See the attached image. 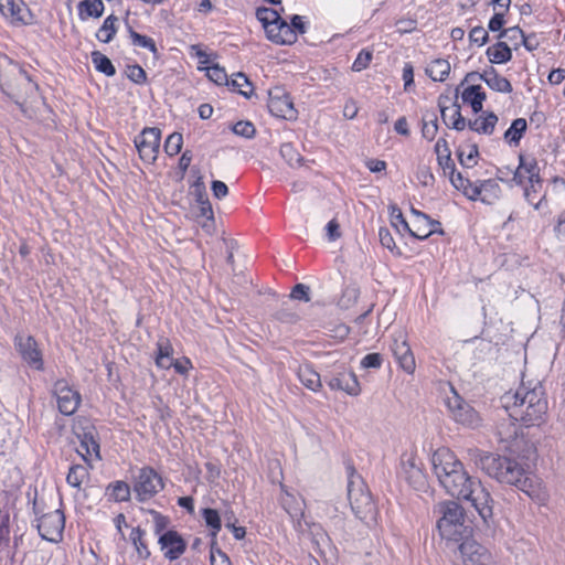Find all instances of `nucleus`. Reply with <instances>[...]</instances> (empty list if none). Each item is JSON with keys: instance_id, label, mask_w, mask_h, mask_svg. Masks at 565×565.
<instances>
[{"instance_id": "f257e3e1", "label": "nucleus", "mask_w": 565, "mask_h": 565, "mask_svg": "<svg viewBox=\"0 0 565 565\" xmlns=\"http://www.w3.org/2000/svg\"><path fill=\"white\" fill-rule=\"evenodd\" d=\"M431 466L449 495L469 501L484 522L492 518L494 501L490 492L478 478L468 473L454 451L438 448L431 456Z\"/></svg>"}, {"instance_id": "f03ea898", "label": "nucleus", "mask_w": 565, "mask_h": 565, "mask_svg": "<svg viewBox=\"0 0 565 565\" xmlns=\"http://www.w3.org/2000/svg\"><path fill=\"white\" fill-rule=\"evenodd\" d=\"M501 402L509 417L525 427H539L546 422L548 403L540 383L533 387L521 385L514 392L505 393Z\"/></svg>"}, {"instance_id": "7ed1b4c3", "label": "nucleus", "mask_w": 565, "mask_h": 565, "mask_svg": "<svg viewBox=\"0 0 565 565\" xmlns=\"http://www.w3.org/2000/svg\"><path fill=\"white\" fill-rule=\"evenodd\" d=\"M468 457L477 468L499 482L519 484L522 481L523 468L514 460L478 448L468 449Z\"/></svg>"}, {"instance_id": "20e7f679", "label": "nucleus", "mask_w": 565, "mask_h": 565, "mask_svg": "<svg viewBox=\"0 0 565 565\" xmlns=\"http://www.w3.org/2000/svg\"><path fill=\"white\" fill-rule=\"evenodd\" d=\"M436 512L439 514L437 529L439 535L446 541L447 545H456L463 539L471 536L473 530L465 523L463 508L455 501H444L436 505Z\"/></svg>"}, {"instance_id": "39448f33", "label": "nucleus", "mask_w": 565, "mask_h": 565, "mask_svg": "<svg viewBox=\"0 0 565 565\" xmlns=\"http://www.w3.org/2000/svg\"><path fill=\"white\" fill-rule=\"evenodd\" d=\"M348 498L356 518L367 525L376 522L377 510L372 495L360 475L353 467H348Z\"/></svg>"}, {"instance_id": "423d86ee", "label": "nucleus", "mask_w": 565, "mask_h": 565, "mask_svg": "<svg viewBox=\"0 0 565 565\" xmlns=\"http://www.w3.org/2000/svg\"><path fill=\"white\" fill-rule=\"evenodd\" d=\"M451 418L468 428H478L481 426L482 418L479 413L455 391L446 401Z\"/></svg>"}, {"instance_id": "0eeeda50", "label": "nucleus", "mask_w": 565, "mask_h": 565, "mask_svg": "<svg viewBox=\"0 0 565 565\" xmlns=\"http://www.w3.org/2000/svg\"><path fill=\"white\" fill-rule=\"evenodd\" d=\"M162 489V478L156 470L150 467H143L139 470L134 481V492L138 501H148Z\"/></svg>"}, {"instance_id": "6e6552de", "label": "nucleus", "mask_w": 565, "mask_h": 565, "mask_svg": "<svg viewBox=\"0 0 565 565\" xmlns=\"http://www.w3.org/2000/svg\"><path fill=\"white\" fill-rule=\"evenodd\" d=\"M161 141V130L156 127L145 128L135 137V146L140 159L146 163H153L157 160Z\"/></svg>"}, {"instance_id": "1a4fd4ad", "label": "nucleus", "mask_w": 565, "mask_h": 565, "mask_svg": "<svg viewBox=\"0 0 565 565\" xmlns=\"http://www.w3.org/2000/svg\"><path fill=\"white\" fill-rule=\"evenodd\" d=\"M465 565H493L489 551L473 539L468 536L456 544Z\"/></svg>"}, {"instance_id": "9d476101", "label": "nucleus", "mask_w": 565, "mask_h": 565, "mask_svg": "<svg viewBox=\"0 0 565 565\" xmlns=\"http://www.w3.org/2000/svg\"><path fill=\"white\" fill-rule=\"evenodd\" d=\"M268 109L277 118L292 120L297 118L294 103L284 87L276 86L268 92Z\"/></svg>"}, {"instance_id": "9b49d317", "label": "nucleus", "mask_w": 565, "mask_h": 565, "mask_svg": "<svg viewBox=\"0 0 565 565\" xmlns=\"http://www.w3.org/2000/svg\"><path fill=\"white\" fill-rule=\"evenodd\" d=\"M38 530L42 539L49 542H60L63 537L65 516L61 510L47 512L39 518Z\"/></svg>"}, {"instance_id": "f8f14e48", "label": "nucleus", "mask_w": 565, "mask_h": 565, "mask_svg": "<svg viewBox=\"0 0 565 565\" xmlns=\"http://www.w3.org/2000/svg\"><path fill=\"white\" fill-rule=\"evenodd\" d=\"M74 433L79 440L77 452L83 459L85 461H88L92 457L99 459V444L96 440L95 428L87 420H85V426L79 422L74 426Z\"/></svg>"}, {"instance_id": "ddd939ff", "label": "nucleus", "mask_w": 565, "mask_h": 565, "mask_svg": "<svg viewBox=\"0 0 565 565\" xmlns=\"http://www.w3.org/2000/svg\"><path fill=\"white\" fill-rule=\"evenodd\" d=\"M53 393L56 397L57 408L63 415L70 416L76 412L81 403V395L66 381L55 382Z\"/></svg>"}, {"instance_id": "4468645a", "label": "nucleus", "mask_w": 565, "mask_h": 565, "mask_svg": "<svg viewBox=\"0 0 565 565\" xmlns=\"http://www.w3.org/2000/svg\"><path fill=\"white\" fill-rule=\"evenodd\" d=\"M0 13L14 25L32 24L34 15L22 0H0Z\"/></svg>"}, {"instance_id": "2eb2a0df", "label": "nucleus", "mask_w": 565, "mask_h": 565, "mask_svg": "<svg viewBox=\"0 0 565 565\" xmlns=\"http://www.w3.org/2000/svg\"><path fill=\"white\" fill-rule=\"evenodd\" d=\"M519 166L513 173L512 181L523 185L525 181L532 183V188L541 185L540 168L534 158L519 157Z\"/></svg>"}, {"instance_id": "dca6fc26", "label": "nucleus", "mask_w": 565, "mask_h": 565, "mask_svg": "<svg viewBox=\"0 0 565 565\" xmlns=\"http://www.w3.org/2000/svg\"><path fill=\"white\" fill-rule=\"evenodd\" d=\"M402 470L407 482L416 490H422L426 487V475L423 470V463L414 456L408 455L402 460Z\"/></svg>"}, {"instance_id": "f3484780", "label": "nucleus", "mask_w": 565, "mask_h": 565, "mask_svg": "<svg viewBox=\"0 0 565 565\" xmlns=\"http://www.w3.org/2000/svg\"><path fill=\"white\" fill-rule=\"evenodd\" d=\"M164 557L169 561L178 559L186 548V543L177 531H167L159 536L158 541Z\"/></svg>"}, {"instance_id": "a211bd4d", "label": "nucleus", "mask_w": 565, "mask_h": 565, "mask_svg": "<svg viewBox=\"0 0 565 565\" xmlns=\"http://www.w3.org/2000/svg\"><path fill=\"white\" fill-rule=\"evenodd\" d=\"M327 383L331 390L342 391L350 396H358L361 393L359 380L352 371L338 372Z\"/></svg>"}, {"instance_id": "6ab92c4d", "label": "nucleus", "mask_w": 565, "mask_h": 565, "mask_svg": "<svg viewBox=\"0 0 565 565\" xmlns=\"http://www.w3.org/2000/svg\"><path fill=\"white\" fill-rule=\"evenodd\" d=\"M477 79H482L489 88L499 93H511L512 85L508 78L499 75L494 68H490L489 71H484L482 74L477 72H472L466 75L465 82H475Z\"/></svg>"}, {"instance_id": "aec40b11", "label": "nucleus", "mask_w": 565, "mask_h": 565, "mask_svg": "<svg viewBox=\"0 0 565 565\" xmlns=\"http://www.w3.org/2000/svg\"><path fill=\"white\" fill-rule=\"evenodd\" d=\"M15 347L18 351L22 355L23 360L40 370L43 365L41 353L38 349V344L32 337L29 335H17L15 337Z\"/></svg>"}, {"instance_id": "412c9836", "label": "nucleus", "mask_w": 565, "mask_h": 565, "mask_svg": "<svg viewBox=\"0 0 565 565\" xmlns=\"http://www.w3.org/2000/svg\"><path fill=\"white\" fill-rule=\"evenodd\" d=\"M434 233H444L438 221L431 220L427 214H418V220H413V227L409 231L412 236L426 239Z\"/></svg>"}, {"instance_id": "4be33fe9", "label": "nucleus", "mask_w": 565, "mask_h": 565, "mask_svg": "<svg viewBox=\"0 0 565 565\" xmlns=\"http://www.w3.org/2000/svg\"><path fill=\"white\" fill-rule=\"evenodd\" d=\"M392 350L399 366L406 373L413 374L416 369V363L408 343L405 340H395Z\"/></svg>"}, {"instance_id": "5701e85b", "label": "nucleus", "mask_w": 565, "mask_h": 565, "mask_svg": "<svg viewBox=\"0 0 565 565\" xmlns=\"http://www.w3.org/2000/svg\"><path fill=\"white\" fill-rule=\"evenodd\" d=\"M267 38L276 44H292L297 41V33L294 28L289 25L284 19L278 21L268 30Z\"/></svg>"}, {"instance_id": "b1692460", "label": "nucleus", "mask_w": 565, "mask_h": 565, "mask_svg": "<svg viewBox=\"0 0 565 565\" xmlns=\"http://www.w3.org/2000/svg\"><path fill=\"white\" fill-rule=\"evenodd\" d=\"M105 10L103 0H82L77 6V13L81 21L99 19Z\"/></svg>"}, {"instance_id": "393cba45", "label": "nucleus", "mask_w": 565, "mask_h": 565, "mask_svg": "<svg viewBox=\"0 0 565 565\" xmlns=\"http://www.w3.org/2000/svg\"><path fill=\"white\" fill-rule=\"evenodd\" d=\"M462 102L469 104L473 113H479L482 109L486 99V93L480 85H469L461 93Z\"/></svg>"}, {"instance_id": "a878e982", "label": "nucleus", "mask_w": 565, "mask_h": 565, "mask_svg": "<svg viewBox=\"0 0 565 565\" xmlns=\"http://www.w3.org/2000/svg\"><path fill=\"white\" fill-rule=\"evenodd\" d=\"M299 381L310 391L319 392L322 387L321 379L318 372H316L310 365H300L298 369Z\"/></svg>"}, {"instance_id": "bb28decb", "label": "nucleus", "mask_w": 565, "mask_h": 565, "mask_svg": "<svg viewBox=\"0 0 565 565\" xmlns=\"http://www.w3.org/2000/svg\"><path fill=\"white\" fill-rule=\"evenodd\" d=\"M519 427L511 417L508 420H503L497 427V435L499 441L505 444V448H511L513 441L518 437Z\"/></svg>"}, {"instance_id": "cd10ccee", "label": "nucleus", "mask_w": 565, "mask_h": 565, "mask_svg": "<svg viewBox=\"0 0 565 565\" xmlns=\"http://www.w3.org/2000/svg\"><path fill=\"white\" fill-rule=\"evenodd\" d=\"M518 483L519 484H514V486L520 488L524 493H526L533 500H536L539 502H543L546 500V493L540 482L534 481L532 478H529L523 473L522 481H520Z\"/></svg>"}, {"instance_id": "c85d7f7f", "label": "nucleus", "mask_w": 565, "mask_h": 565, "mask_svg": "<svg viewBox=\"0 0 565 565\" xmlns=\"http://www.w3.org/2000/svg\"><path fill=\"white\" fill-rule=\"evenodd\" d=\"M497 122L498 116L493 113H488L486 116H479L475 120L469 121L468 126L478 134L491 135Z\"/></svg>"}, {"instance_id": "c756f323", "label": "nucleus", "mask_w": 565, "mask_h": 565, "mask_svg": "<svg viewBox=\"0 0 565 565\" xmlns=\"http://www.w3.org/2000/svg\"><path fill=\"white\" fill-rule=\"evenodd\" d=\"M426 73L433 81L444 82L450 73V63L444 58H436L428 64Z\"/></svg>"}, {"instance_id": "7c9ffc66", "label": "nucleus", "mask_w": 565, "mask_h": 565, "mask_svg": "<svg viewBox=\"0 0 565 565\" xmlns=\"http://www.w3.org/2000/svg\"><path fill=\"white\" fill-rule=\"evenodd\" d=\"M501 188L495 180H484L480 183V200L483 203L492 204L499 200Z\"/></svg>"}, {"instance_id": "2f4dec72", "label": "nucleus", "mask_w": 565, "mask_h": 565, "mask_svg": "<svg viewBox=\"0 0 565 565\" xmlns=\"http://www.w3.org/2000/svg\"><path fill=\"white\" fill-rule=\"evenodd\" d=\"M118 18L114 14L108 15L102 26L96 32V38L103 43H109L117 32Z\"/></svg>"}, {"instance_id": "473e14b6", "label": "nucleus", "mask_w": 565, "mask_h": 565, "mask_svg": "<svg viewBox=\"0 0 565 565\" xmlns=\"http://www.w3.org/2000/svg\"><path fill=\"white\" fill-rule=\"evenodd\" d=\"M487 55L491 63L501 64L512 58V52L507 43L499 42L495 45L488 47Z\"/></svg>"}, {"instance_id": "72a5a7b5", "label": "nucleus", "mask_w": 565, "mask_h": 565, "mask_svg": "<svg viewBox=\"0 0 565 565\" xmlns=\"http://www.w3.org/2000/svg\"><path fill=\"white\" fill-rule=\"evenodd\" d=\"M423 127L422 135L425 139L431 141L437 135L438 124L435 110H425L422 117Z\"/></svg>"}, {"instance_id": "f704fd0d", "label": "nucleus", "mask_w": 565, "mask_h": 565, "mask_svg": "<svg viewBox=\"0 0 565 565\" xmlns=\"http://www.w3.org/2000/svg\"><path fill=\"white\" fill-rule=\"evenodd\" d=\"M527 127L524 118H516L512 121L510 128L504 132V139L509 143L518 145Z\"/></svg>"}, {"instance_id": "c9c22d12", "label": "nucleus", "mask_w": 565, "mask_h": 565, "mask_svg": "<svg viewBox=\"0 0 565 565\" xmlns=\"http://www.w3.org/2000/svg\"><path fill=\"white\" fill-rule=\"evenodd\" d=\"M145 531L140 527H134L130 533V542L136 548L138 556L141 559H147L150 556V551L143 541Z\"/></svg>"}, {"instance_id": "e433bc0d", "label": "nucleus", "mask_w": 565, "mask_h": 565, "mask_svg": "<svg viewBox=\"0 0 565 565\" xmlns=\"http://www.w3.org/2000/svg\"><path fill=\"white\" fill-rule=\"evenodd\" d=\"M256 17L259 20V22H262L266 31V34L268 33V30H270L271 26H274V24H278V21L281 20L279 13L276 10L269 8L257 9Z\"/></svg>"}, {"instance_id": "4c0bfd02", "label": "nucleus", "mask_w": 565, "mask_h": 565, "mask_svg": "<svg viewBox=\"0 0 565 565\" xmlns=\"http://www.w3.org/2000/svg\"><path fill=\"white\" fill-rule=\"evenodd\" d=\"M92 62L98 72L104 73L107 76L115 75V66L113 65L111 61L103 53L97 51L93 52Z\"/></svg>"}, {"instance_id": "58836bf2", "label": "nucleus", "mask_w": 565, "mask_h": 565, "mask_svg": "<svg viewBox=\"0 0 565 565\" xmlns=\"http://www.w3.org/2000/svg\"><path fill=\"white\" fill-rule=\"evenodd\" d=\"M202 516H203L206 525L209 527H211L213 545H215L216 544L215 543L216 535L220 532L221 526H222L220 514L216 510L207 508L202 511Z\"/></svg>"}, {"instance_id": "ea45409f", "label": "nucleus", "mask_w": 565, "mask_h": 565, "mask_svg": "<svg viewBox=\"0 0 565 565\" xmlns=\"http://www.w3.org/2000/svg\"><path fill=\"white\" fill-rule=\"evenodd\" d=\"M172 347L168 340H161L158 342V354L156 358V364L161 369H170L172 362L164 363V360H169L172 356Z\"/></svg>"}, {"instance_id": "a19ab883", "label": "nucleus", "mask_w": 565, "mask_h": 565, "mask_svg": "<svg viewBox=\"0 0 565 565\" xmlns=\"http://www.w3.org/2000/svg\"><path fill=\"white\" fill-rule=\"evenodd\" d=\"M280 154L290 167H300L302 164L303 158L289 142L281 145Z\"/></svg>"}, {"instance_id": "79ce46f5", "label": "nucleus", "mask_w": 565, "mask_h": 565, "mask_svg": "<svg viewBox=\"0 0 565 565\" xmlns=\"http://www.w3.org/2000/svg\"><path fill=\"white\" fill-rule=\"evenodd\" d=\"M87 477V470L84 466L74 465L70 468L66 477L67 483L73 488H81L84 479Z\"/></svg>"}, {"instance_id": "37998d69", "label": "nucleus", "mask_w": 565, "mask_h": 565, "mask_svg": "<svg viewBox=\"0 0 565 565\" xmlns=\"http://www.w3.org/2000/svg\"><path fill=\"white\" fill-rule=\"evenodd\" d=\"M110 495L117 502L128 501L131 494V490L128 483L124 481H116L109 486Z\"/></svg>"}, {"instance_id": "c03bdc74", "label": "nucleus", "mask_w": 565, "mask_h": 565, "mask_svg": "<svg viewBox=\"0 0 565 565\" xmlns=\"http://www.w3.org/2000/svg\"><path fill=\"white\" fill-rule=\"evenodd\" d=\"M182 145H183L182 135L179 132H173L167 138L163 149L168 156L172 157V156L178 154L181 151Z\"/></svg>"}, {"instance_id": "a18cd8bd", "label": "nucleus", "mask_w": 565, "mask_h": 565, "mask_svg": "<svg viewBox=\"0 0 565 565\" xmlns=\"http://www.w3.org/2000/svg\"><path fill=\"white\" fill-rule=\"evenodd\" d=\"M390 221L393 227H395L398 232H401V228L405 232L411 231V226L405 220L401 209L393 205L390 207Z\"/></svg>"}, {"instance_id": "49530a36", "label": "nucleus", "mask_w": 565, "mask_h": 565, "mask_svg": "<svg viewBox=\"0 0 565 565\" xmlns=\"http://www.w3.org/2000/svg\"><path fill=\"white\" fill-rule=\"evenodd\" d=\"M232 86L237 89L239 94L245 97H249L253 92L252 84L248 81L247 76L243 73H237L234 75L231 82Z\"/></svg>"}, {"instance_id": "de8ad7c7", "label": "nucleus", "mask_w": 565, "mask_h": 565, "mask_svg": "<svg viewBox=\"0 0 565 565\" xmlns=\"http://www.w3.org/2000/svg\"><path fill=\"white\" fill-rule=\"evenodd\" d=\"M379 238H380V243L383 247L387 248L388 250H391V253H393L395 255H401V250L397 247V245L395 244V241H394L388 228L381 227L379 230Z\"/></svg>"}, {"instance_id": "09e8293b", "label": "nucleus", "mask_w": 565, "mask_h": 565, "mask_svg": "<svg viewBox=\"0 0 565 565\" xmlns=\"http://www.w3.org/2000/svg\"><path fill=\"white\" fill-rule=\"evenodd\" d=\"M207 77L217 85H228V77L224 68L218 65L206 66Z\"/></svg>"}, {"instance_id": "8fccbe9b", "label": "nucleus", "mask_w": 565, "mask_h": 565, "mask_svg": "<svg viewBox=\"0 0 565 565\" xmlns=\"http://www.w3.org/2000/svg\"><path fill=\"white\" fill-rule=\"evenodd\" d=\"M129 33H130V38H131L134 45H137L140 47H146V49L150 50L151 52L157 51L154 41L151 38L141 35L131 29L129 30Z\"/></svg>"}, {"instance_id": "3c124183", "label": "nucleus", "mask_w": 565, "mask_h": 565, "mask_svg": "<svg viewBox=\"0 0 565 565\" xmlns=\"http://www.w3.org/2000/svg\"><path fill=\"white\" fill-rule=\"evenodd\" d=\"M500 39H508L509 41L514 42L518 45L520 42L525 43L524 33L519 26H513L503 30L499 34Z\"/></svg>"}, {"instance_id": "603ef678", "label": "nucleus", "mask_w": 565, "mask_h": 565, "mask_svg": "<svg viewBox=\"0 0 565 565\" xmlns=\"http://www.w3.org/2000/svg\"><path fill=\"white\" fill-rule=\"evenodd\" d=\"M478 154L477 146H471L467 153L465 151L459 152V161L462 166L471 168L477 163Z\"/></svg>"}, {"instance_id": "864d4df0", "label": "nucleus", "mask_w": 565, "mask_h": 565, "mask_svg": "<svg viewBox=\"0 0 565 565\" xmlns=\"http://www.w3.org/2000/svg\"><path fill=\"white\" fill-rule=\"evenodd\" d=\"M233 132L244 138H252L255 135V127L249 121H238L233 126Z\"/></svg>"}, {"instance_id": "5fc2aeb1", "label": "nucleus", "mask_w": 565, "mask_h": 565, "mask_svg": "<svg viewBox=\"0 0 565 565\" xmlns=\"http://www.w3.org/2000/svg\"><path fill=\"white\" fill-rule=\"evenodd\" d=\"M371 60H372V52L366 51V50L361 51L352 64V70L354 72H361V71L365 70L369 66Z\"/></svg>"}, {"instance_id": "6e6d98bb", "label": "nucleus", "mask_w": 565, "mask_h": 565, "mask_svg": "<svg viewBox=\"0 0 565 565\" xmlns=\"http://www.w3.org/2000/svg\"><path fill=\"white\" fill-rule=\"evenodd\" d=\"M417 180L424 186H430L434 184L435 178L429 167L419 166L416 172Z\"/></svg>"}, {"instance_id": "4d7b16f0", "label": "nucleus", "mask_w": 565, "mask_h": 565, "mask_svg": "<svg viewBox=\"0 0 565 565\" xmlns=\"http://www.w3.org/2000/svg\"><path fill=\"white\" fill-rule=\"evenodd\" d=\"M488 38H489L488 32L482 26H475L469 32V41L471 43L478 44L479 46L484 45L488 41Z\"/></svg>"}, {"instance_id": "13d9d810", "label": "nucleus", "mask_w": 565, "mask_h": 565, "mask_svg": "<svg viewBox=\"0 0 565 565\" xmlns=\"http://www.w3.org/2000/svg\"><path fill=\"white\" fill-rule=\"evenodd\" d=\"M126 73H127L128 78L136 84H142L146 82V78H147L146 72L139 65L128 66Z\"/></svg>"}, {"instance_id": "bf43d9fd", "label": "nucleus", "mask_w": 565, "mask_h": 565, "mask_svg": "<svg viewBox=\"0 0 565 565\" xmlns=\"http://www.w3.org/2000/svg\"><path fill=\"white\" fill-rule=\"evenodd\" d=\"M210 563L211 565H231L228 556L220 548H214L213 544L210 554Z\"/></svg>"}, {"instance_id": "052dcab7", "label": "nucleus", "mask_w": 565, "mask_h": 565, "mask_svg": "<svg viewBox=\"0 0 565 565\" xmlns=\"http://www.w3.org/2000/svg\"><path fill=\"white\" fill-rule=\"evenodd\" d=\"M382 365V355L380 353H369L361 360L363 369H379Z\"/></svg>"}, {"instance_id": "680f3d73", "label": "nucleus", "mask_w": 565, "mask_h": 565, "mask_svg": "<svg viewBox=\"0 0 565 565\" xmlns=\"http://www.w3.org/2000/svg\"><path fill=\"white\" fill-rule=\"evenodd\" d=\"M309 291L310 288L308 286L303 284H297L291 290L290 298L308 302L310 301Z\"/></svg>"}, {"instance_id": "e2e57ef3", "label": "nucleus", "mask_w": 565, "mask_h": 565, "mask_svg": "<svg viewBox=\"0 0 565 565\" xmlns=\"http://www.w3.org/2000/svg\"><path fill=\"white\" fill-rule=\"evenodd\" d=\"M154 524L156 534H160L168 525V519L154 510L149 511Z\"/></svg>"}, {"instance_id": "0e129e2a", "label": "nucleus", "mask_w": 565, "mask_h": 565, "mask_svg": "<svg viewBox=\"0 0 565 565\" xmlns=\"http://www.w3.org/2000/svg\"><path fill=\"white\" fill-rule=\"evenodd\" d=\"M541 188H542V184L540 186L532 188V183H530L524 189V198H525V200L530 204H532L535 209L540 207V204H541L542 200L544 199V196H542L537 202L534 201L535 200L534 195L540 192Z\"/></svg>"}, {"instance_id": "69168bd1", "label": "nucleus", "mask_w": 565, "mask_h": 565, "mask_svg": "<svg viewBox=\"0 0 565 565\" xmlns=\"http://www.w3.org/2000/svg\"><path fill=\"white\" fill-rule=\"evenodd\" d=\"M438 164L441 167L445 174H451L455 172V164L451 160V154H445L437 157Z\"/></svg>"}, {"instance_id": "338daca9", "label": "nucleus", "mask_w": 565, "mask_h": 565, "mask_svg": "<svg viewBox=\"0 0 565 565\" xmlns=\"http://www.w3.org/2000/svg\"><path fill=\"white\" fill-rule=\"evenodd\" d=\"M326 231L329 241H335L341 237L340 224L335 218L327 224Z\"/></svg>"}, {"instance_id": "774afa93", "label": "nucleus", "mask_w": 565, "mask_h": 565, "mask_svg": "<svg viewBox=\"0 0 565 565\" xmlns=\"http://www.w3.org/2000/svg\"><path fill=\"white\" fill-rule=\"evenodd\" d=\"M211 190H212L213 195L218 200L225 198L228 194L227 185L223 181H220V180H215L212 182Z\"/></svg>"}]
</instances>
